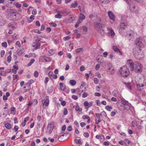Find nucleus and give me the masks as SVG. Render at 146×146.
Here are the masks:
<instances>
[{
	"label": "nucleus",
	"instance_id": "f257e3e1",
	"mask_svg": "<svg viewBox=\"0 0 146 146\" xmlns=\"http://www.w3.org/2000/svg\"><path fill=\"white\" fill-rule=\"evenodd\" d=\"M127 64L131 71L134 70L137 73H141L142 71V66L139 62H133L129 59L127 60Z\"/></svg>",
	"mask_w": 146,
	"mask_h": 146
},
{
	"label": "nucleus",
	"instance_id": "f03ea898",
	"mask_svg": "<svg viewBox=\"0 0 146 146\" xmlns=\"http://www.w3.org/2000/svg\"><path fill=\"white\" fill-rule=\"evenodd\" d=\"M133 53L135 57L138 60H140L144 57V53L142 50L138 47L133 48Z\"/></svg>",
	"mask_w": 146,
	"mask_h": 146
},
{
	"label": "nucleus",
	"instance_id": "7ed1b4c3",
	"mask_svg": "<svg viewBox=\"0 0 146 146\" xmlns=\"http://www.w3.org/2000/svg\"><path fill=\"white\" fill-rule=\"evenodd\" d=\"M121 75L123 77H127L129 74V72L126 65H125L120 68L119 71Z\"/></svg>",
	"mask_w": 146,
	"mask_h": 146
},
{
	"label": "nucleus",
	"instance_id": "20e7f679",
	"mask_svg": "<svg viewBox=\"0 0 146 146\" xmlns=\"http://www.w3.org/2000/svg\"><path fill=\"white\" fill-rule=\"evenodd\" d=\"M127 25V24L126 23H120V28L119 29V33L122 35L125 33V28L124 27H126Z\"/></svg>",
	"mask_w": 146,
	"mask_h": 146
},
{
	"label": "nucleus",
	"instance_id": "39448f33",
	"mask_svg": "<svg viewBox=\"0 0 146 146\" xmlns=\"http://www.w3.org/2000/svg\"><path fill=\"white\" fill-rule=\"evenodd\" d=\"M95 27L96 29L100 32V30H101L102 28L104 27V25L101 24L100 23H96Z\"/></svg>",
	"mask_w": 146,
	"mask_h": 146
},
{
	"label": "nucleus",
	"instance_id": "423d86ee",
	"mask_svg": "<svg viewBox=\"0 0 146 146\" xmlns=\"http://www.w3.org/2000/svg\"><path fill=\"white\" fill-rule=\"evenodd\" d=\"M108 31H109L108 36H110L111 37H113L115 35V33L113 31V30L111 28H108Z\"/></svg>",
	"mask_w": 146,
	"mask_h": 146
},
{
	"label": "nucleus",
	"instance_id": "0eeeda50",
	"mask_svg": "<svg viewBox=\"0 0 146 146\" xmlns=\"http://www.w3.org/2000/svg\"><path fill=\"white\" fill-rule=\"evenodd\" d=\"M53 128V125L51 123H49L47 127V130H49L48 133L50 134L51 133Z\"/></svg>",
	"mask_w": 146,
	"mask_h": 146
},
{
	"label": "nucleus",
	"instance_id": "6e6552de",
	"mask_svg": "<svg viewBox=\"0 0 146 146\" xmlns=\"http://www.w3.org/2000/svg\"><path fill=\"white\" fill-rule=\"evenodd\" d=\"M108 14L110 19L113 21H114L115 20V16L113 12L111 11H109L108 12Z\"/></svg>",
	"mask_w": 146,
	"mask_h": 146
},
{
	"label": "nucleus",
	"instance_id": "1a4fd4ad",
	"mask_svg": "<svg viewBox=\"0 0 146 146\" xmlns=\"http://www.w3.org/2000/svg\"><path fill=\"white\" fill-rule=\"evenodd\" d=\"M136 44L139 46L141 47L143 45V44L141 42L140 38H137L135 41Z\"/></svg>",
	"mask_w": 146,
	"mask_h": 146
},
{
	"label": "nucleus",
	"instance_id": "9d476101",
	"mask_svg": "<svg viewBox=\"0 0 146 146\" xmlns=\"http://www.w3.org/2000/svg\"><path fill=\"white\" fill-rule=\"evenodd\" d=\"M134 33L133 31H131L129 33L127 34V35L129 37V40H131L133 37Z\"/></svg>",
	"mask_w": 146,
	"mask_h": 146
},
{
	"label": "nucleus",
	"instance_id": "9b49d317",
	"mask_svg": "<svg viewBox=\"0 0 146 146\" xmlns=\"http://www.w3.org/2000/svg\"><path fill=\"white\" fill-rule=\"evenodd\" d=\"M42 107L43 108H44L46 106H48L49 101H46L45 99H43L42 100Z\"/></svg>",
	"mask_w": 146,
	"mask_h": 146
},
{
	"label": "nucleus",
	"instance_id": "f8f14e48",
	"mask_svg": "<svg viewBox=\"0 0 146 146\" xmlns=\"http://www.w3.org/2000/svg\"><path fill=\"white\" fill-rule=\"evenodd\" d=\"M112 48L115 52L117 53L119 52L121 54H122V53L120 51V50L118 49L117 46H112Z\"/></svg>",
	"mask_w": 146,
	"mask_h": 146
},
{
	"label": "nucleus",
	"instance_id": "ddd939ff",
	"mask_svg": "<svg viewBox=\"0 0 146 146\" xmlns=\"http://www.w3.org/2000/svg\"><path fill=\"white\" fill-rule=\"evenodd\" d=\"M71 16L70 18L69 19V21L70 22H71L73 21L75 19L76 16L74 14H71L70 15Z\"/></svg>",
	"mask_w": 146,
	"mask_h": 146
},
{
	"label": "nucleus",
	"instance_id": "4468645a",
	"mask_svg": "<svg viewBox=\"0 0 146 146\" xmlns=\"http://www.w3.org/2000/svg\"><path fill=\"white\" fill-rule=\"evenodd\" d=\"M85 18V16L83 14L80 13L78 18V20L79 21H83Z\"/></svg>",
	"mask_w": 146,
	"mask_h": 146
},
{
	"label": "nucleus",
	"instance_id": "2eb2a0df",
	"mask_svg": "<svg viewBox=\"0 0 146 146\" xmlns=\"http://www.w3.org/2000/svg\"><path fill=\"white\" fill-rule=\"evenodd\" d=\"M13 23H9L8 25V28H11V30H13L16 29V27L13 26Z\"/></svg>",
	"mask_w": 146,
	"mask_h": 146
},
{
	"label": "nucleus",
	"instance_id": "dca6fc26",
	"mask_svg": "<svg viewBox=\"0 0 146 146\" xmlns=\"http://www.w3.org/2000/svg\"><path fill=\"white\" fill-rule=\"evenodd\" d=\"M18 69L19 67L18 66H14L12 69V72L14 74H15L17 73V70H18Z\"/></svg>",
	"mask_w": 146,
	"mask_h": 146
},
{
	"label": "nucleus",
	"instance_id": "f3484780",
	"mask_svg": "<svg viewBox=\"0 0 146 146\" xmlns=\"http://www.w3.org/2000/svg\"><path fill=\"white\" fill-rule=\"evenodd\" d=\"M96 139H99L100 141H103V139L104 138V137L102 135H96Z\"/></svg>",
	"mask_w": 146,
	"mask_h": 146
},
{
	"label": "nucleus",
	"instance_id": "a211bd4d",
	"mask_svg": "<svg viewBox=\"0 0 146 146\" xmlns=\"http://www.w3.org/2000/svg\"><path fill=\"white\" fill-rule=\"evenodd\" d=\"M69 83L72 86H74L76 83V82L75 80H70Z\"/></svg>",
	"mask_w": 146,
	"mask_h": 146
},
{
	"label": "nucleus",
	"instance_id": "6ab92c4d",
	"mask_svg": "<svg viewBox=\"0 0 146 146\" xmlns=\"http://www.w3.org/2000/svg\"><path fill=\"white\" fill-rule=\"evenodd\" d=\"M59 85L61 90L64 91L66 89L65 86H63V84L62 83H60Z\"/></svg>",
	"mask_w": 146,
	"mask_h": 146
},
{
	"label": "nucleus",
	"instance_id": "aec40b11",
	"mask_svg": "<svg viewBox=\"0 0 146 146\" xmlns=\"http://www.w3.org/2000/svg\"><path fill=\"white\" fill-rule=\"evenodd\" d=\"M5 127L7 129H9L11 128V125L9 123H6L5 125Z\"/></svg>",
	"mask_w": 146,
	"mask_h": 146
},
{
	"label": "nucleus",
	"instance_id": "412c9836",
	"mask_svg": "<svg viewBox=\"0 0 146 146\" xmlns=\"http://www.w3.org/2000/svg\"><path fill=\"white\" fill-rule=\"evenodd\" d=\"M57 12L58 13V14L57 15H56L55 16V18H56L58 19H61L62 17V15H60V12L59 11H57Z\"/></svg>",
	"mask_w": 146,
	"mask_h": 146
},
{
	"label": "nucleus",
	"instance_id": "4be33fe9",
	"mask_svg": "<svg viewBox=\"0 0 146 146\" xmlns=\"http://www.w3.org/2000/svg\"><path fill=\"white\" fill-rule=\"evenodd\" d=\"M34 16L33 15H31L29 18H28V20L29 23H31L32 21L34 19Z\"/></svg>",
	"mask_w": 146,
	"mask_h": 146
},
{
	"label": "nucleus",
	"instance_id": "5701e85b",
	"mask_svg": "<svg viewBox=\"0 0 146 146\" xmlns=\"http://www.w3.org/2000/svg\"><path fill=\"white\" fill-rule=\"evenodd\" d=\"M141 122L138 121L136 122V126L139 129H141Z\"/></svg>",
	"mask_w": 146,
	"mask_h": 146
},
{
	"label": "nucleus",
	"instance_id": "b1692460",
	"mask_svg": "<svg viewBox=\"0 0 146 146\" xmlns=\"http://www.w3.org/2000/svg\"><path fill=\"white\" fill-rule=\"evenodd\" d=\"M49 77L52 79L54 78V75L52 72L50 71L48 73Z\"/></svg>",
	"mask_w": 146,
	"mask_h": 146
},
{
	"label": "nucleus",
	"instance_id": "393cba45",
	"mask_svg": "<svg viewBox=\"0 0 146 146\" xmlns=\"http://www.w3.org/2000/svg\"><path fill=\"white\" fill-rule=\"evenodd\" d=\"M78 5V3L77 1H75L74 3H72L71 5V7L75 8Z\"/></svg>",
	"mask_w": 146,
	"mask_h": 146
},
{
	"label": "nucleus",
	"instance_id": "a878e982",
	"mask_svg": "<svg viewBox=\"0 0 146 146\" xmlns=\"http://www.w3.org/2000/svg\"><path fill=\"white\" fill-rule=\"evenodd\" d=\"M13 5L17 8H20L21 7V5L18 3H15L13 4Z\"/></svg>",
	"mask_w": 146,
	"mask_h": 146
},
{
	"label": "nucleus",
	"instance_id": "bb28decb",
	"mask_svg": "<svg viewBox=\"0 0 146 146\" xmlns=\"http://www.w3.org/2000/svg\"><path fill=\"white\" fill-rule=\"evenodd\" d=\"M32 46L33 47L35 46V47L34 48V49H35V50H36V49L39 48L40 46V44L39 43H37L36 44V46L33 45H32Z\"/></svg>",
	"mask_w": 146,
	"mask_h": 146
},
{
	"label": "nucleus",
	"instance_id": "cd10ccee",
	"mask_svg": "<svg viewBox=\"0 0 146 146\" xmlns=\"http://www.w3.org/2000/svg\"><path fill=\"white\" fill-rule=\"evenodd\" d=\"M16 112L15 108L14 107H11V113L13 114H15Z\"/></svg>",
	"mask_w": 146,
	"mask_h": 146
},
{
	"label": "nucleus",
	"instance_id": "c85d7f7f",
	"mask_svg": "<svg viewBox=\"0 0 146 146\" xmlns=\"http://www.w3.org/2000/svg\"><path fill=\"white\" fill-rule=\"evenodd\" d=\"M100 1L103 4H107L110 2V0H100Z\"/></svg>",
	"mask_w": 146,
	"mask_h": 146
},
{
	"label": "nucleus",
	"instance_id": "c756f323",
	"mask_svg": "<svg viewBox=\"0 0 146 146\" xmlns=\"http://www.w3.org/2000/svg\"><path fill=\"white\" fill-rule=\"evenodd\" d=\"M23 50H18L17 51V54L19 55H20L24 53Z\"/></svg>",
	"mask_w": 146,
	"mask_h": 146
},
{
	"label": "nucleus",
	"instance_id": "7c9ffc66",
	"mask_svg": "<svg viewBox=\"0 0 146 146\" xmlns=\"http://www.w3.org/2000/svg\"><path fill=\"white\" fill-rule=\"evenodd\" d=\"M16 13H17V12H16L13 11V12H10L9 13V14H10L11 16H13V17H15H15L16 16Z\"/></svg>",
	"mask_w": 146,
	"mask_h": 146
},
{
	"label": "nucleus",
	"instance_id": "2f4dec72",
	"mask_svg": "<svg viewBox=\"0 0 146 146\" xmlns=\"http://www.w3.org/2000/svg\"><path fill=\"white\" fill-rule=\"evenodd\" d=\"M83 50V48H81L77 49L76 50V53H79L81 52Z\"/></svg>",
	"mask_w": 146,
	"mask_h": 146
},
{
	"label": "nucleus",
	"instance_id": "473e14b6",
	"mask_svg": "<svg viewBox=\"0 0 146 146\" xmlns=\"http://www.w3.org/2000/svg\"><path fill=\"white\" fill-rule=\"evenodd\" d=\"M112 94L114 96H118V93L117 91L114 90L112 92Z\"/></svg>",
	"mask_w": 146,
	"mask_h": 146
},
{
	"label": "nucleus",
	"instance_id": "72a5a7b5",
	"mask_svg": "<svg viewBox=\"0 0 146 146\" xmlns=\"http://www.w3.org/2000/svg\"><path fill=\"white\" fill-rule=\"evenodd\" d=\"M105 108L108 111H110L112 109V107L111 106L108 105L106 106Z\"/></svg>",
	"mask_w": 146,
	"mask_h": 146
},
{
	"label": "nucleus",
	"instance_id": "f704fd0d",
	"mask_svg": "<svg viewBox=\"0 0 146 146\" xmlns=\"http://www.w3.org/2000/svg\"><path fill=\"white\" fill-rule=\"evenodd\" d=\"M35 60L33 58L31 60L29 63L28 64V66H31V64L35 62Z\"/></svg>",
	"mask_w": 146,
	"mask_h": 146
},
{
	"label": "nucleus",
	"instance_id": "c9c22d12",
	"mask_svg": "<svg viewBox=\"0 0 146 146\" xmlns=\"http://www.w3.org/2000/svg\"><path fill=\"white\" fill-rule=\"evenodd\" d=\"M44 60H45V61L46 62H48L51 61L52 59L51 58L47 57L46 58L44 59Z\"/></svg>",
	"mask_w": 146,
	"mask_h": 146
},
{
	"label": "nucleus",
	"instance_id": "e433bc0d",
	"mask_svg": "<svg viewBox=\"0 0 146 146\" xmlns=\"http://www.w3.org/2000/svg\"><path fill=\"white\" fill-rule=\"evenodd\" d=\"M34 75L36 78L38 76V72L37 71H35L34 72Z\"/></svg>",
	"mask_w": 146,
	"mask_h": 146
},
{
	"label": "nucleus",
	"instance_id": "4c0bfd02",
	"mask_svg": "<svg viewBox=\"0 0 146 146\" xmlns=\"http://www.w3.org/2000/svg\"><path fill=\"white\" fill-rule=\"evenodd\" d=\"M66 126L65 125H63L62 127V131L61 132V133H64L63 131H65L66 129Z\"/></svg>",
	"mask_w": 146,
	"mask_h": 146
},
{
	"label": "nucleus",
	"instance_id": "58836bf2",
	"mask_svg": "<svg viewBox=\"0 0 146 146\" xmlns=\"http://www.w3.org/2000/svg\"><path fill=\"white\" fill-rule=\"evenodd\" d=\"M124 142L125 144L127 145H128L130 143V141L127 139H125L124 140Z\"/></svg>",
	"mask_w": 146,
	"mask_h": 146
},
{
	"label": "nucleus",
	"instance_id": "ea45409f",
	"mask_svg": "<svg viewBox=\"0 0 146 146\" xmlns=\"http://www.w3.org/2000/svg\"><path fill=\"white\" fill-rule=\"evenodd\" d=\"M83 30L84 33H85L87 31V29L86 27H83Z\"/></svg>",
	"mask_w": 146,
	"mask_h": 146
},
{
	"label": "nucleus",
	"instance_id": "a19ab883",
	"mask_svg": "<svg viewBox=\"0 0 146 146\" xmlns=\"http://www.w3.org/2000/svg\"><path fill=\"white\" fill-rule=\"evenodd\" d=\"M68 111L67 110V109L65 108H64V112H63V114L64 115H66L68 113Z\"/></svg>",
	"mask_w": 146,
	"mask_h": 146
},
{
	"label": "nucleus",
	"instance_id": "79ce46f5",
	"mask_svg": "<svg viewBox=\"0 0 146 146\" xmlns=\"http://www.w3.org/2000/svg\"><path fill=\"white\" fill-rule=\"evenodd\" d=\"M2 46L5 47V48H6L7 46V43L6 42H3L2 43Z\"/></svg>",
	"mask_w": 146,
	"mask_h": 146
},
{
	"label": "nucleus",
	"instance_id": "37998d69",
	"mask_svg": "<svg viewBox=\"0 0 146 146\" xmlns=\"http://www.w3.org/2000/svg\"><path fill=\"white\" fill-rule=\"evenodd\" d=\"M75 110L76 111H79V110H82V109L81 108H80L78 106H77L76 107Z\"/></svg>",
	"mask_w": 146,
	"mask_h": 146
},
{
	"label": "nucleus",
	"instance_id": "c03bdc74",
	"mask_svg": "<svg viewBox=\"0 0 146 146\" xmlns=\"http://www.w3.org/2000/svg\"><path fill=\"white\" fill-rule=\"evenodd\" d=\"M95 115L98 118H100L101 116L102 115L101 113H96Z\"/></svg>",
	"mask_w": 146,
	"mask_h": 146
},
{
	"label": "nucleus",
	"instance_id": "a18cd8bd",
	"mask_svg": "<svg viewBox=\"0 0 146 146\" xmlns=\"http://www.w3.org/2000/svg\"><path fill=\"white\" fill-rule=\"evenodd\" d=\"M50 25L52 26L53 27H56L57 26V25L54 23H49Z\"/></svg>",
	"mask_w": 146,
	"mask_h": 146
},
{
	"label": "nucleus",
	"instance_id": "49530a36",
	"mask_svg": "<svg viewBox=\"0 0 146 146\" xmlns=\"http://www.w3.org/2000/svg\"><path fill=\"white\" fill-rule=\"evenodd\" d=\"M11 57L10 55L8 56L7 57V61L8 63H9L11 61Z\"/></svg>",
	"mask_w": 146,
	"mask_h": 146
},
{
	"label": "nucleus",
	"instance_id": "de8ad7c7",
	"mask_svg": "<svg viewBox=\"0 0 146 146\" xmlns=\"http://www.w3.org/2000/svg\"><path fill=\"white\" fill-rule=\"evenodd\" d=\"M94 83L96 84H98V79L97 78H94Z\"/></svg>",
	"mask_w": 146,
	"mask_h": 146
},
{
	"label": "nucleus",
	"instance_id": "09e8293b",
	"mask_svg": "<svg viewBox=\"0 0 146 146\" xmlns=\"http://www.w3.org/2000/svg\"><path fill=\"white\" fill-rule=\"evenodd\" d=\"M86 83L84 82H82L80 86V88H82L84 86H85Z\"/></svg>",
	"mask_w": 146,
	"mask_h": 146
},
{
	"label": "nucleus",
	"instance_id": "8fccbe9b",
	"mask_svg": "<svg viewBox=\"0 0 146 146\" xmlns=\"http://www.w3.org/2000/svg\"><path fill=\"white\" fill-rule=\"evenodd\" d=\"M9 15H10V16H9L8 17L9 19L10 20H14L15 19V17H13V16H11L10 14H9Z\"/></svg>",
	"mask_w": 146,
	"mask_h": 146
},
{
	"label": "nucleus",
	"instance_id": "3c124183",
	"mask_svg": "<svg viewBox=\"0 0 146 146\" xmlns=\"http://www.w3.org/2000/svg\"><path fill=\"white\" fill-rule=\"evenodd\" d=\"M70 38V37L69 36H66L64 37V40L65 41H66L68 40Z\"/></svg>",
	"mask_w": 146,
	"mask_h": 146
},
{
	"label": "nucleus",
	"instance_id": "603ef678",
	"mask_svg": "<svg viewBox=\"0 0 146 146\" xmlns=\"http://www.w3.org/2000/svg\"><path fill=\"white\" fill-rule=\"evenodd\" d=\"M19 129V127L18 126L15 125L14 128V130H15V132H17Z\"/></svg>",
	"mask_w": 146,
	"mask_h": 146
},
{
	"label": "nucleus",
	"instance_id": "864d4df0",
	"mask_svg": "<svg viewBox=\"0 0 146 146\" xmlns=\"http://www.w3.org/2000/svg\"><path fill=\"white\" fill-rule=\"evenodd\" d=\"M83 135L85 137H88L89 136V134L88 133L85 132L84 133Z\"/></svg>",
	"mask_w": 146,
	"mask_h": 146
},
{
	"label": "nucleus",
	"instance_id": "5fc2aeb1",
	"mask_svg": "<svg viewBox=\"0 0 146 146\" xmlns=\"http://www.w3.org/2000/svg\"><path fill=\"white\" fill-rule=\"evenodd\" d=\"M13 80H15V79H17L18 78V75L17 74L16 75H13Z\"/></svg>",
	"mask_w": 146,
	"mask_h": 146
},
{
	"label": "nucleus",
	"instance_id": "6e6d98bb",
	"mask_svg": "<svg viewBox=\"0 0 146 146\" xmlns=\"http://www.w3.org/2000/svg\"><path fill=\"white\" fill-rule=\"evenodd\" d=\"M34 82V80H29L28 82L27 83V84L28 85H30L31 84L33 83Z\"/></svg>",
	"mask_w": 146,
	"mask_h": 146
},
{
	"label": "nucleus",
	"instance_id": "4d7b16f0",
	"mask_svg": "<svg viewBox=\"0 0 146 146\" xmlns=\"http://www.w3.org/2000/svg\"><path fill=\"white\" fill-rule=\"evenodd\" d=\"M81 23V22L80 21H78V22L76 23L75 25V27H77L79 25V24Z\"/></svg>",
	"mask_w": 146,
	"mask_h": 146
},
{
	"label": "nucleus",
	"instance_id": "13d9d810",
	"mask_svg": "<svg viewBox=\"0 0 146 146\" xmlns=\"http://www.w3.org/2000/svg\"><path fill=\"white\" fill-rule=\"evenodd\" d=\"M5 53V52L4 50H2L1 51V57H3Z\"/></svg>",
	"mask_w": 146,
	"mask_h": 146
},
{
	"label": "nucleus",
	"instance_id": "bf43d9fd",
	"mask_svg": "<svg viewBox=\"0 0 146 146\" xmlns=\"http://www.w3.org/2000/svg\"><path fill=\"white\" fill-rule=\"evenodd\" d=\"M89 105V103L87 101H85L84 103V105L85 107L88 106Z\"/></svg>",
	"mask_w": 146,
	"mask_h": 146
},
{
	"label": "nucleus",
	"instance_id": "052dcab7",
	"mask_svg": "<svg viewBox=\"0 0 146 146\" xmlns=\"http://www.w3.org/2000/svg\"><path fill=\"white\" fill-rule=\"evenodd\" d=\"M16 45L19 46V47H20L21 46V45L20 43V42L19 41H17L16 42Z\"/></svg>",
	"mask_w": 146,
	"mask_h": 146
},
{
	"label": "nucleus",
	"instance_id": "680f3d73",
	"mask_svg": "<svg viewBox=\"0 0 146 146\" xmlns=\"http://www.w3.org/2000/svg\"><path fill=\"white\" fill-rule=\"evenodd\" d=\"M72 98L75 100H76L78 99V96H76L74 95H72Z\"/></svg>",
	"mask_w": 146,
	"mask_h": 146
},
{
	"label": "nucleus",
	"instance_id": "e2e57ef3",
	"mask_svg": "<svg viewBox=\"0 0 146 146\" xmlns=\"http://www.w3.org/2000/svg\"><path fill=\"white\" fill-rule=\"evenodd\" d=\"M88 95V94L87 93H84L82 95V97L83 98L86 97Z\"/></svg>",
	"mask_w": 146,
	"mask_h": 146
},
{
	"label": "nucleus",
	"instance_id": "0e129e2a",
	"mask_svg": "<svg viewBox=\"0 0 146 146\" xmlns=\"http://www.w3.org/2000/svg\"><path fill=\"white\" fill-rule=\"evenodd\" d=\"M89 117L87 115H84L83 116V118L84 119H88V118H89Z\"/></svg>",
	"mask_w": 146,
	"mask_h": 146
},
{
	"label": "nucleus",
	"instance_id": "69168bd1",
	"mask_svg": "<svg viewBox=\"0 0 146 146\" xmlns=\"http://www.w3.org/2000/svg\"><path fill=\"white\" fill-rule=\"evenodd\" d=\"M85 67L84 66H82L80 67V70L83 71L84 70Z\"/></svg>",
	"mask_w": 146,
	"mask_h": 146
},
{
	"label": "nucleus",
	"instance_id": "338daca9",
	"mask_svg": "<svg viewBox=\"0 0 146 146\" xmlns=\"http://www.w3.org/2000/svg\"><path fill=\"white\" fill-rule=\"evenodd\" d=\"M94 95L97 96H101V94L99 93L96 92L94 93Z\"/></svg>",
	"mask_w": 146,
	"mask_h": 146
},
{
	"label": "nucleus",
	"instance_id": "774afa93",
	"mask_svg": "<svg viewBox=\"0 0 146 146\" xmlns=\"http://www.w3.org/2000/svg\"><path fill=\"white\" fill-rule=\"evenodd\" d=\"M100 67V65L98 64H96V68H95L96 69V70H98L99 69Z\"/></svg>",
	"mask_w": 146,
	"mask_h": 146
}]
</instances>
